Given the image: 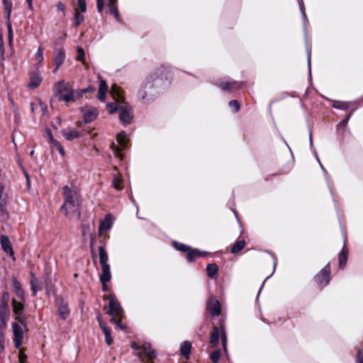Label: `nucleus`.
I'll list each match as a JSON object with an SVG mask.
<instances>
[{"mask_svg": "<svg viewBox=\"0 0 363 363\" xmlns=\"http://www.w3.org/2000/svg\"><path fill=\"white\" fill-rule=\"evenodd\" d=\"M164 75L163 69H157L150 74L138 90V99L143 103H150L158 97L168 84L167 77Z\"/></svg>", "mask_w": 363, "mask_h": 363, "instance_id": "1", "label": "nucleus"}, {"mask_svg": "<svg viewBox=\"0 0 363 363\" xmlns=\"http://www.w3.org/2000/svg\"><path fill=\"white\" fill-rule=\"evenodd\" d=\"M64 198V203L60 207V211L65 215L74 213L78 211L81 203V196L79 190L74 186H65L62 189Z\"/></svg>", "mask_w": 363, "mask_h": 363, "instance_id": "2", "label": "nucleus"}, {"mask_svg": "<svg viewBox=\"0 0 363 363\" xmlns=\"http://www.w3.org/2000/svg\"><path fill=\"white\" fill-rule=\"evenodd\" d=\"M107 107L111 114L118 111L119 119L121 123L123 124L130 123L133 118V114L132 107L128 103L124 101L118 104L108 103Z\"/></svg>", "mask_w": 363, "mask_h": 363, "instance_id": "3", "label": "nucleus"}, {"mask_svg": "<svg viewBox=\"0 0 363 363\" xmlns=\"http://www.w3.org/2000/svg\"><path fill=\"white\" fill-rule=\"evenodd\" d=\"M58 101L69 102L74 96V90L69 83L65 81H59L55 84Z\"/></svg>", "mask_w": 363, "mask_h": 363, "instance_id": "4", "label": "nucleus"}, {"mask_svg": "<svg viewBox=\"0 0 363 363\" xmlns=\"http://www.w3.org/2000/svg\"><path fill=\"white\" fill-rule=\"evenodd\" d=\"M106 313L111 317L118 316L121 318L124 316L123 309L114 294H111L108 296V308Z\"/></svg>", "mask_w": 363, "mask_h": 363, "instance_id": "5", "label": "nucleus"}, {"mask_svg": "<svg viewBox=\"0 0 363 363\" xmlns=\"http://www.w3.org/2000/svg\"><path fill=\"white\" fill-rule=\"evenodd\" d=\"M221 339V343L224 350H226L227 347V335L224 326L220 325V329L218 327H214L211 335L210 336V343L212 346H216L218 344L219 338Z\"/></svg>", "mask_w": 363, "mask_h": 363, "instance_id": "6", "label": "nucleus"}, {"mask_svg": "<svg viewBox=\"0 0 363 363\" xmlns=\"http://www.w3.org/2000/svg\"><path fill=\"white\" fill-rule=\"evenodd\" d=\"M53 292L55 295V304L57 308L58 315L62 320H66L70 313L68 303L62 296L56 295L55 291Z\"/></svg>", "mask_w": 363, "mask_h": 363, "instance_id": "7", "label": "nucleus"}, {"mask_svg": "<svg viewBox=\"0 0 363 363\" xmlns=\"http://www.w3.org/2000/svg\"><path fill=\"white\" fill-rule=\"evenodd\" d=\"M315 280L318 285L323 289L326 286L330 281V266L328 263L323 269L315 277Z\"/></svg>", "mask_w": 363, "mask_h": 363, "instance_id": "8", "label": "nucleus"}, {"mask_svg": "<svg viewBox=\"0 0 363 363\" xmlns=\"http://www.w3.org/2000/svg\"><path fill=\"white\" fill-rule=\"evenodd\" d=\"M241 82H238L234 80H223L219 79L216 83L215 85L219 87L223 91H235L241 88L242 86Z\"/></svg>", "mask_w": 363, "mask_h": 363, "instance_id": "9", "label": "nucleus"}, {"mask_svg": "<svg viewBox=\"0 0 363 363\" xmlns=\"http://www.w3.org/2000/svg\"><path fill=\"white\" fill-rule=\"evenodd\" d=\"M206 310L211 316H218L220 314V303L215 296H211L208 298L206 303Z\"/></svg>", "mask_w": 363, "mask_h": 363, "instance_id": "10", "label": "nucleus"}, {"mask_svg": "<svg viewBox=\"0 0 363 363\" xmlns=\"http://www.w3.org/2000/svg\"><path fill=\"white\" fill-rule=\"evenodd\" d=\"M12 330L13 333V340L14 343V347L15 348L18 349L22 345V340L23 338V329L18 323H13Z\"/></svg>", "mask_w": 363, "mask_h": 363, "instance_id": "11", "label": "nucleus"}, {"mask_svg": "<svg viewBox=\"0 0 363 363\" xmlns=\"http://www.w3.org/2000/svg\"><path fill=\"white\" fill-rule=\"evenodd\" d=\"M54 63L55 67L53 70L54 73H56L60 67L64 63L65 60V52L62 49L56 48L54 50Z\"/></svg>", "mask_w": 363, "mask_h": 363, "instance_id": "12", "label": "nucleus"}, {"mask_svg": "<svg viewBox=\"0 0 363 363\" xmlns=\"http://www.w3.org/2000/svg\"><path fill=\"white\" fill-rule=\"evenodd\" d=\"M30 288L32 291V296H35L38 291L43 290V282L34 274H31L30 281Z\"/></svg>", "mask_w": 363, "mask_h": 363, "instance_id": "13", "label": "nucleus"}, {"mask_svg": "<svg viewBox=\"0 0 363 363\" xmlns=\"http://www.w3.org/2000/svg\"><path fill=\"white\" fill-rule=\"evenodd\" d=\"M0 242L2 250L11 257L14 256V252L7 235H1L0 238Z\"/></svg>", "mask_w": 363, "mask_h": 363, "instance_id": "14", "label": "nucleus"}, {"mask_svg": "<svg viewBox=\"0 0 363 363\" xmlns=\"http://www.w3.org/2000/svg\"><path fill=\"white\" fill-rule=\"evenodd\" d=\"M208 252L205 251H200L199 250L195 248L191 249L187 252L186 258L189 262H192L196 260V259L201 257H206L208 255Z\"/></svg>", "mask_w": 363, "mask_h": 363, "instance_id": "15", "label": "nucleus"}, {"mask_svg": "<svg viewBox=\"0 0 363 363\" xmlns=\"http://www.w3.org/2000/svg\"><path fill=\"white\" fill-rule=\"evenodd\" d=\"M98 111L96 108H92L84 112V122L85 123H90L94 121L98 116Z\"/></svg>", "mask_w": 363, "mask_h": 363, "instance_id": "16", "label": "nucleus"}, {"mask_svg": "<svg viewBox=\"0 0 363 363\" xmlns=\"http://www.w3.org/2000/svg\"><path fill=\"white\" fill-rule=\"evenodd\" d=\"M112 227V217L111 214H107L103 220H101L99 225V232L102 233L109 230Z\"/></svg>", "mask_w": 363, "mask_h": 363, "instance_id": "17", "label": "nucleus"}, {"mask_svg": "<svg viewBox=\"0 0 363 363\" xmlns=\"http://www.w3.org/2000/svg\"><path fill=\"white\" fill-rule=\"evenodd\" d=\"M61 133L65 138L67 140H72L80 136L79 131L76 129H63Z\"/></svg>", "mask_w": 363, "mask_h": 363, "instance_id": "18", "label": "nucleus"}, {"mask_svg": "<svg viewBox=\"0 0 363 363\" xmlns=\"http://www.w3.org/2000/svg\"><path fill=\"white\" fill-rule=\"evenodd\" d=\"M100 328L104 334L106 343L108 345H111L113 343L111 329L103 322H100Z\"/></svg>", "mask_w": 363, "mask_h": 363, "instance_id": "19", "label": "nucleus"}, {"mask_svg": "<svg viewBox=\"0 0 363 363\" xmlns=\"http://www.w3.org/2000/svg\"><path fill=\"white\" fill-rule=\"evenodd\" d=\"M111 278L110 266L109 264L101 265V274H100L99 279L101 282L109 281Z\"/></svg>", "mask_w": 363, "mask_h": 363, "instance_id": "20", "label": "nucleus"}, {"mask_svg": "<svg viewBox=\"0 0 363 363\" xmlns=\"http://www.w3.org/2000/svg\"><path fill=\"white\" fill-rule=\"evenodd\" d=\"M191 350V343L189 341H184L180 345L181 355L186 359H189Z\"/></svg>", "mask_w": 363, "mask_h": 363, "instance_id": "21", "label": "nucleus"}, {"mask_svg": "<svg viewBox=\"0 0 363 363\" xmlns=\"http://www.w3.org/2000/svg\"><path fill=\"white\" fill-rule=\"evenodd\" d=\"M42 82V77L40 76L38 73L33 72L30 75V82L28 83V86L31 89H35L39 86Z\"/></svg>", "mask_w": 363, "mask_h": 363, "instance_id": "22", "label": "nucleus"}, {"mask_svg": "<svg viewBox=\"0 0 363 363\" xmlns=\"http://www.w3.org/2000/svg\"><path fill=\"white\" fill-rule=\"evenodd\" d=\"M13 286L16 295L21 300H24V291L21 287V284L17 280L16 277L13 278Z\"/></svg>", "mask_w": 363, "mask_h": 363, "instance_id": "23", "label": "nucleus"}, {"mask_svg": "<svg viewBox=\"0 0 363 363\" xmlns=\"http://www.w3.org/2000/svg\"><path fill=\"white\" fill-rule=\"evenodd\" d=\"M108 91V85L105 80L101 79L99 87V99L104 101L106 99V94Z\"/></svg>", "mask_w": 363, "mask_h": 363, "instance_id": "24", "label": "nucleus"}, {"mask_svg": "<svg viewBox=\"0 0 363 363\" xmlns=\"http://www.w3.org/2000/svg\"><path fill=\"white\" fill-rule=\"evenodd\" d=\"M347 255L348 251L345 247H344L341 252L338 255V260H339V267L340 269H344L346 266L347 261Z\"/></svg>", "mask_w": 363, "mask_h": 363, "instance_id": "25", "label": "nucleus"}, {"mask_svg": "<svg viewBox=\"0 0 363 363\" xmlns=\"http://www.w3.org/2000/svg\"><path fill=\"white\" fill-rule=\"evenodd\" d=\"M206 272H207V276L210 279H213L216 277V276L218 272V267L217 264L215 263L208 264L206 266Z\"/></svg>", "mask_w": 363, "mask_h": 363, "instance_id": "26", "label": "nucleus"}, {"mask_svg": "<svg viewBox=\"0 0 363 363\" xmlns=\"http://www.w3.org/2000/svg\"><path fill=\"white\" fill-rule=\"evenodd\" d=\"M141 350L150 359H153L156 357L155 352L154 350H152V346L150 343H145L142 346Z\"/></svg>", "mask_w": 363, "mask_h": 363, "instance_id": "27", "label": "nucleus"}, {"mask_svg": "<svg viewBox=\"0 0 363 363\" xmlns=\"http://www.w3.org/2000/svg\"><path fill=\"white\" fill-rule=\"evenodd\" d=\"M99 262L101 265L102 264H108V254L106 251L104 246H99Z\"/></svg>", "mask_w": 363, "mask_h": 363, "instance_id": "28", "label": "nucleus"}, {"mask_svg": "<svg viewBox=\"0 0 363 363\" xmlns=\"http://www.w3.org/2000/svg\"><path fill=\"white\" fill-rule=\"evenodd\" d=\"M245 246V240H237L231 248V253L237 254L240 252Z\"/></svg>", "mask_w": 363, "mask_h": 363, "instance_id": "29", "label": "nucleus"}, {"mask_svg": "<svg viewBox=\"0 0 363 363\" xmlns=\"http://www.w3.org/2000/svg\"><path fill=\"white\" fill-rule=\"evenodd\" d=\"M10 295L8 291H4L0 298V308L9 307Z\"/></svg>", "mask_w": 363, "mask_h": 363, "instance_id": "30", "label": "nucleus"}, {"mask_svg": "<svg viewBox=\"0 0 363 363\" xmlns=\"http://www.w3.org/2000/svg\"><path fill=\"white\" fill-rule=\"evenodd\" d=\"M12 307H13V311L15 313V315L23 313L24 307L23 305L18 302L16 299L12 300Z\"/></svg>", "mask_w": 363, "mask_h": 363, "instance_id": "31", "label": "nucleus"}, {"mask_svg": "<svg viewBox=\"0 0 363 363\" xmlns=\"http://www.w3.org/2000/svg\"><path fill=\"white\" fill-rule=\"evenodd\" d=\"M118 143L123 148L127 147L126 133L125 131L120 132L116 137Z\"/></svg>", "mask_w": 363, "mask_h": 363, "instance_id": "32", "label": "nucleus"}, {"mask_svg": "<svg viewBox=\"0 0 363 363\" xmlns=\"http://www.w3.org/2000/svg\"><path fill=\"white\" fill-rule=\"evenodd\" d=\"M174 247L180 252H188L191 250V247L189 245L179 242L177 241L173 242Z\"/></svg>", "mask_w": 363, "mask_h": 363, "instance_id": "33", "label": "nucleus"}, {"mask_svg": "<svg viewBox=\"0 0 363 363\" xmlns=\"http://www.w3.org/2000/svg\"><path fill=\"white\" fill-rule=\"evenodd\" d=\"M7 202L0 203V218L4 220L9 218V213L6 210Z\"/></svg>", "mask_w": 363, "mask_h": 363, "instance_id": "34", "label": "nucleus"}, {"mask_svg": "<svg viewBox=\"0 0 363 363\" xmlns=\"http://www.w3.org/2000/svg\"><path fill=\"white\" fill-rule=\"evenodd\" d=\"M298 5H299L300 11L301 12V16H302V19H303V27H304V29L306 30V24L308 23V21L307 16H306V14L305 12V6H304L303 0L298 1Z\"/></svg>", "mask_w": 363, "mask_h": 363, "instance_id": "35", "label": "nucleus"}, {"mask_svg": "<svg viewBox=\"0 0 363 363\" xmlns=\"http://www.w3.org/2000/svg\"><path fill=\"white\" fill-rule=\"evenodd\" d=\"M94 87H93L92 86H89L87 88L77 90L75 94L77 97L81 98L84 96V94L89 92H93L94 91Z\"/></svg>", "mask_w": 363, "mask_h": 363, "instance_id": "36", "label": "nucleus"}, {"mask_svg": "<svg viewBox=\"0 0 363 363\" xmlns=\"http://www.w3.org/2000/svg\"><path fill=\"white\" fill-rule=\"evenodd\" d=\"M84 20L83 15L79 13L77 11L74 13V26L78 27Z\"/></svg>", "mask_w": 363, "mask_h": 363, "instance_id": "37", "label": "nucleus"}, {"mask_svg": "<svg viewBox=\"0 0 363 363\" xmlns=\"http://www.w3.org/2000/svg\"><path fill=\"white\" fill-rule=\"evenodd\" d=\"M333 107L336 109L347 110L350 106L347 102L336 101L333 103Z\"/></svg>", "mask_w": 363, "mask_h": 363, "instance_id": "38", "label": "nucleus"}, {"mask_svg": "<svg viewBox=\"0 0 363 363\" xmlns=\"http://www.w3.org/2000/svg\"><path fill=\"white\" fill-rule=\"evenodd\" d=\"M306 53H307V62L309 69L310 77H311V45H308L306 42Z\"/></svg>", "mask_w": 363, "mask_h": 363, "instance_id": "39", "label": "nucleus"}, {"mask_svg": "<svg viewBox=\"0 0 363 363\" xmlns=\"http://www.w3.org/2000/svg\"><path fill=\"white\" fill-rule=\"evenodd\" d=\"M11 311L9 307L0 308V319H9Z\"/></svg>", "mask_w": 363, "mask_h": 363, "instance_id": "40", "label": "nucleus"}, {"mask_svg": "<svg viewBox=\"0 0 363 363\" xmlns=\"http://www.w3.org/2000/svg\"><path fill=\"white\" fill-rule=\"evenodd\" d=\"M123 318H119L118 316H113L111 317V320L113 323H114L121 330H125L126 329V325L123 323L121 321V319Z\"/></svg>", "mask_w": 363, "mask_h": 363, "instance_id": "41", "label": "nucleus"}, {"mask_svg": "<svg viewBox=\"0 0 363 363\" xmlns=\"http://www.w3.org/2000/svg\"><path fill=\"white\" fill-rule=\"evenodd\" d=\"M352 115V112H350V113H348V114L345 117V118H344V119H342V121H340V122L337 125V130H340V128H345V127L347 125V123H348V121H349L350 118H351Z\"/></svg>", "mask_w": 363, "mask_h": 363, "instance_id": "42", "label": "nucleus"}, {"mask_svg": "<svg viewBox=\"0 0 363 363\" xmlns=\"http://www.w3.org/2000/svg\"><path fill=\"white\" fill-rule=\"evenodd\" d=\"M112 186L118 191H120L123 189L122 182L116 175H114L113 177Z\"/></svg>", "mask_w": 363, "mask_h": 363, "instance_id": "43", "label": "nucleus"}, {"mask_svg": "<svg viewBox=\"0 0 363 363\" xmlns=\"http://www.w3.org/2000/svg\"><path fill=\"white\" fill-rule=\"evenodd\" d=\"M315 155H317V153H316V152H315ZM316 157H317V159H318V162H319V164H320V167H321V169H322V170H323V173H324V174H325V179H326V180H327V182H328V187H329L330 191V194H331V195H332V196H333V200L335 201V198H334V196H333V191L332 186H330V183H329V182H328V172H327V171L325 170V169L324 168V167L323 166V164H321V162H320V160H319V158H318V155H316Z\"/></svg>", "mask_w": 363, "mask_h": 363, "instance_id": "44", "label": "nucleus"}, {"mask_svg": "<svg viewBox=\"0 0 363 363\" xmlns=\"http://www.w3.org/2000/svg\"><path fill=\"white\" fill-rule=\"evenodd\" d=\"M77 54L76 60L84 64L85 52L81 47H77Z\"/></svg>", "mask_w": 363, "mask_h": 363, "instance_id": "45", "label": "nucleus"}, {"mask_svg": "<svg viewBox=\"0 0 363 363\" xmlns=\"http://www.w3.org/2000/svg\"><path fill=\"white\" fill-rule=\"evenodd\" d=\"M117 0H108V13L110 14L113 13H116V11H118V8L116 5V2Z\"/></svg>", "mask_w": 363, "mask_h": 363, "instance_id": "46", "label": "nucleus"}, {"mask_svg": "<svg viewBox=\"0 0 363 363\" xmlns=\"http://www.w3.org/2000/svg\"><path fill=\"white\" fill-rule=\"evenodd\" d=\"M210 358L213 363H218L220 358V352L219 350L212 352L210 355Z\"/></svg>", "mask_w": 363, "mask_h": 363, "instance_id": "47", "label": "nucleus"}, {"mask_svg": "<svg viewBox=\"0 0 363 363\" xmlns=\"http://www.w3.org/2000/svg\"><path fill=\"white\" fill-rule=\"evenodd\" d=\"M15 319L24 327L27 326L26 317L23 313L16 315Z\"/></svg>", "mask_w": 363, "mask_h": 363, "instance_id": "48", "label": "nucleus"}, {"mask_svg": "<svg viewBox=\"0 0 363 363\" xmlns=\"http://www.w3.org/2000/svg\"><path fill=\"white\" fill-rule=\"evenodd\" d=\"M4 185L0 182V203L7 202V195L4 193Z\"/></svg>", "mask_w": 363, "mask_h": 363, "instance_id": "49", "label": "nucleus"}, {"mask_svg": "<svg viewBox=\"0 0 363 363\" xmlns=\"http://www.w3.org/2000/svg\"><path fill=\"white\" fill-rule=\"evenodd\" d=\"M52 147H55L62 156H64L65 155L64 148L60 142L55 141V143L52 145Z\"/></svg>", "mask_w": 363, "mask_h": 363, "instance_id": "50", "label": "nucleus"}, {"mask_svg": "<svg viewBox=\"0 0 363 363\" xmlns=\"http://www.w3.org/2000/svg\"><path fill=\"white\" fill-rule=\"evenodd\" d=\"M229 106L233 109L235 113L238 112L240 109V103L237 100H232L229 101Z\"/></svg>", "mask_w": 363, "mask_h": 363, "instance_id": "51", "label": "nucleus"}, {"mask_svg": "<svg viewBox=\"0 0 363 363\" xmlns=\"http://www.w3.org/2000/svg\"><path fill=\"white\" fill-rule=\"evenodd\" d=\"M5 350V336L4 332L0 330V353L4 352Z\"/></svg>", "mask_w": 363, "mask_h": 363, "instance_id": "52", "label": "nucleus"}, {"mask_svg": "<svg viewBox=\"0 0 363 363\" xmlns=\"http://www.w3.org/2000/svg\"><path fill=\"white\" fill-rule=\"evenodd\" d=\"M42 50H42L41 47H39L37 52L35 55V60L38 62H41L43 60V55Z\"/></svg>", "mask_w": 363, "mask_h": 363, "instance_id": "53", "label": "nucleus"}, {"mask_svg": "<svg viewBox=\"0 0 363 363\" xmlns=\"http://www.w3.org/2000/svg\"><path fill=\"white\" fill-rule=\"evenodd\" d=\"M77 5L81 12L84 13L86 11V5L85 0H78Z\"/></svg>", "mask_w": 363, "mask_h": 363, "instance_id": "54", "label": "nucleus"}, {"mask_svg": "<svg viewBox=\"0 0 363 363\" xmlns=\"http://www.w3.org/2000/svg\"><path fill=\"white\" fill-rule=\"evenodd\" d=\"M357 363H363V349L359 350L356 357Z\"/></svg>", "mask_w": 363, "mask_h": 363, "instance_id": "55", "label": "nucleus"}, {"mask_svg": "<svg viewBox=\"0 0 363 363\" xmlns=\"http://www.w3.org/2000/svg\"><path fill=\"white\" fill-rule=\"evenodd\" d=\"M104 6V0H97L96 1V7L97 10L99 13H102Z\"/></svg>", "mask_w": 363, "mask_h": 363, "instance_id": "56", "label": "nucleus"}, {"mask_svg": "<svg viewBox=\"0 0 363 363\" xmlns=\"http://www.w3.org/2000/svg\"><path fill=\"white\" fill-rule=\"evenodd\" d=\"M9 319H0V330L2 331L6 328L7 327V323Z\"/></svg>", "mask_w": 363, "mask_h": 363, "instance_id": "57", "label": "nucleus"}, {"mask_svg": "<svg viewBox=\"0 0 363 363\" xmlns=\"http://www.w3.org/2000/svg\"><path fill=\"white\" fill-rule=\"evenodd\" d=\"M5 8L8 12V16H9L11 11V4H8L6 0H3Z\"/></svg>", "mask_w": 363, "mask_h": 363, "instance_id": "58", "label": "nucleus"}, {"mask_svg": "<svg viewBox=\"0 0 363 363\" xmlns=\"http://www.w3.org/2000/svg\"><path fill=\"white\" fill-rule=\"evenodd\" d=\"M130 347L134 350H140L142 347L138 346L135 342L130 343Z\"/></svg>", "mask_w": 363, "mask_h": 363, "instance_id": "59", "label": "nucleus"}, {"mask_svg": "<svg viewBox=\"0 0 363 363\" xmlns=\"http://www.w3.org/2000/svg\"><path fill=\"white\" fill-rule=\"evenodd\" d=\"M56 6H57V10H59V11H62L65 10V5L61 1L57 2Z\"/></svg>", "mask_w": 363, "mask_h": 363, "instance_id": "60", "label": "nucleus"}, {"mask_svg": "<svg viewBox=\"0 0 363 363\" xmlns=\"http://www.w3.org/2000/svg\"><path fill=\"white\" fill-rule=\"evenodd\" d=\"M111 15H113L116 20L118 21V22H121V17H120V15H119V12L118 11H116V13H111Z\"/></svg>", "mask_w": 363, "mask_h": 363, "instance_id": "61", "label": "nucleus"}, {"mask_svg": "<svg viewBox=\"0 0 363 363\" xmlns=\"http://www.w3.org/2000/svg\"><path fill=\"white\" fill-rule=\"evenodd\" d=\"M111 15H113L116 20L118 21V22H121V17H120V15H119V12L118 11H116V13H111Z\"/></svg>", "mask_w": 363, "mask_h": 363, "instance_id": "62", "label": "nucleus"}, {"mask_svg": "<svg viewBox=\"0 0 363 363\" xmlns=\"http://www.w3.org/2000/svg\"><path fill=\"white\" fill-rule=\"evenodd\" d=\"M111 15H113L116 20L118 21V22H121V17H120V15H119V12L118 11H116V13H111Z\"/></svg>", "mask_w": 363, "mask_h": 363, "instance_id": "63", "label": "nucleus"}, {"mask_svg": "<svg viewBox=\"0 0 363 363\" xmlns=\"http://www.w3.org/2000/svg\"><path fill=\"white\" fill-rule=\"evenodd\" d=\"M49 142L50 143L51 145L55 143V141H57L53 136L52 134H50V137L48 138Z\"/></svg>", "mask_w": 363, "mask_h": 363, "instance_id": "64", "label": "nucleus"}]
</instances>
